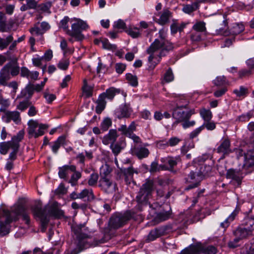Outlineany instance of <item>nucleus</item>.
<instances>
[{
  "label": "nucleus",
  "mask_w": 254,
  "mask_h": 254,
  "mask_svg": "<svg viewBox=\"0 0 254 254\" xmlns=\"http://www.w3.org/2000/svg\"><path fill=\"white\" fill-rule=\"evenodd\" d=\"M27 207L24 199H19L17 203L14 204L10 210L0 209V220L2 217L5 218V221H0V236H4L10 231V224L19 219L21 215L22 219L27 225L30 223V217L26 213Z\"/></svg>",
  "instance_id": "nucleus-1"
},
{
  "label": "nucleus",
  "mask_w": 254,
  "mask_h": 254,
  "mask_svg": "<svg viewBox=\"0 0 254 254\" xmlns=\"http://www.w3.org/2000/svg\"><path fill=\"white\" fill-rule=\"evenodd\" d=\"M158 35L159 38L155 39L146 50L147 53L150 55L148 61L151 69H154L161 61V58L174 48L173 44L166 39L167 29L162 28L159 31Z\"/></svg>",
  "instance_id": "nucleus-2"
},
{
  "label": "nucleus",
  "mask_w": 254,
  "mask_h": 254,
  "mask_svg": "<svg viewBox=\"0 0 254 254\" xmlns=\"http://www.w3.org/2000/svg\"><path fill=\"white\" fill-rule=\"evenodd\" d=\"M32 212L34 218L40 220L42 232L46 229L50 217H58L63 213L58 207L56 202L47 204L43 209L40 205H36L32 208Z\"/></svg>",
  "instance_id": "nucleus-3"
},
{
  "label": "nucleus",
  "mask_w": 254,
  "mask_h": 254,
  "mask_svg": "<svg viewBox=\"0 0 254 254\" xmlns=\"http://www.w3.org/2000/svg\"><path fill=\"white\" fill-rule=\"evenodd\" d=\"M74 234L76 235V238L78 240L77 248L72 250H68L65 252V254H78L83 249H87L91 246H97L99 244L104 243L110 240L112 236L111 235L107 234L108 229L105 232L104 237L100 240H96L95 244H91L92 239L89 238L87 234L81 233V227L77 226L75 228H72Z\"/></svg>",
  "instance_id": "nucleus-4"
},
{
  "label": "nucleus",
  "mask_w": 254,
  "mask_h": 254,
  "mask_svg": "<svg viewBox=\"0 0 254 254\" xmlns=\"http://www.w3.org/2000/svg\"><path fill=\"white\" fill-rule=\"evenodd\" d=\"M205 159L203 157H199L193 160L196 171H190L186 179V183L190 184L185 188V190H189L193 188H196L200 184L201 181L204 179L205 174L206 165L205 164Z\"/></svg>",
  "instance_id": "nucleus-5"
},
{
  "label": "nucleus",
  "mask_w": 254,
  "mask_h": 254,
  "mask_svg": "<svg viewBox=\"0 0 254 254\" xmlns=\"http://www.w3.org/2000/svg\"><path fill=\"white\" fill-rule=\"evenodd\" d=\"M149 205V215L155 222L164 221L171 217L172 211L170 205L166 204L162 206L158 202Z\"/></svg>",
  "instance_id": "nucleus-6"
},
{
  "label": "nucleus",
  "mask_w": 254,
  "mask_h": 254,
  "mask_svg": "<svg viewBox=\"0 0 254 254\" xmlns=\"http://www.w3.org/2000/svg\"><path fill=\"white\" fill-rule=\"evenodd\" d=\"M153 190V184L148 181L142 185L136 198L137 202V207L140 211L142 210V207L147 205L148 200L151 197Z\"/></svg>",
  "instance_id": "nucleus-7"
},
{
  "label": "nucleus",
  "mask_w": 254,
  "mask_h": 254,
  "mask_svg": "<svg viewBox=\"0 0 254 254\" xmlns=\"http://www.w3.org/2000/svg\"><path fill=\"white\" fill-rule=\"evenodd\" d=\"M194 113V110L190 109L188 104H186L184 105H177L173 110L172 117L177 123H180L188 120Z\"/></svg>",
  "instance_id": "nucleus-8"
},
{
  "label": "nucleus",
  "mask_w": 254,
  "mask_h": 254,
  "mask_svg": "<svg viewBox=\"0 0 254 254\" xmlns=\"http://www.w3.org/2000/svg\"><path fill=\"white\" fill-rule=\"evenodd\" d=\"M134 219L133 212L131 210L126 211L123 214L113 215L110 219L109 226L111 229H117L124 225L127 221Z\"/></svg>",
  "instance_id": "nucleus-9"
},
{
  "label": "nucleus",
  "mask_w": 254,
  "mask_h": 254,
  "mask_svg": "<svg viewBox=\"0 0 254 254\" xmlns=\"http://www.w3.org/2000/svg\"><path fill=\"white\" fill-rule=\"evenodd\" d=\"M75 20V22L71 25V29L68 31V35L76 41H81L84 38L82 32L87 29L88 26L86 22L80 19L76 18Z\"/></svg>",
  "instance_id": "nucleus-10"
},
{
  "label": "nucleus",
  "mask_w": 254,
  "mask_h": 254,
  "mask_svg": "<svg viewBox=\"0 0 254 254\" xmlns=\"http://www.w3.org/2000/svg\"><path fill=\"white\" fill-rule=\"evenodd\" d=\"M180 160L179 156L176 157L167 156L161 158L160 161L162 164L160 165V167L162 170H172Z\"/></svg>",
  "instance_id": "nucleus-11"
},
{
  "label": "nucleus",
  "mask_w": 254,
  "mask_h": 254,
  "mask_svg": "<svg viewBox=\"0 0 254 254\" xmlns=\"http://www.w3.org/2000/svg\"><path fill=\"white\" fill-rule=\"evenodd\" d=\"M2 119L6 123L13 121L16 125L19 124L21 121L20 113L17 111H5L2 116Z\"/></svg>",
  "instance_id": "nucleus-12"
},
{
  "label": "nucleus",
  "mask_w": 254,
  "mask_h": 254,
  "mask_svg": "<svg viewBox=\"0 0 254 254\" xmlns=\"http://www.w3.org/2000/svg\"><path fill=\"white\" fill-rule=\"evenodd\" d=\"M245 29V27L242 24H234L230 30H224L223 28H220L217 32L218 34H221L225 36L230 35L235 36L239 34Z\"/></svg>",
  "instance_id": "nucleus-13"
},
{
  "label": "nucleus",
  "mask_w": 254,
  "mask_h": 254,
  "mask_svg": "<svg viewBox=\"0 0 254 254\" xmlns=\"http://www.w3.org/2000/svg\"><path fill=\"white\" fill-rule=\"evenodd\" d=\"M206 254L204 246L201 243H197L195 245H190L188 248L183 250L180 254Z\"/></svg>",
  "instance_id": "nucleus-14"
},
{
  "label": "nucleus",
  "mask_w": 254,
  "mask_h": 254,
  "mask_svg": "<svg viewBox=\"0 0 254 254\" xmlns=\"http://www.w3.org/2000/svg\"><path fill=\"white\" fill-rule=\"evenodd\" d=\"M133 112L129 104H123L121 105L116 111V115L118 119L128 118Z\"/></svg>",
  "instance_id": "nucleus-15"
},
{
  "label": "nucleus",
  "mask_w": 254,
  "mask_h": 254,
  "mask_svg": "<svg viewBox=\"0 0 254 254\" xmlns=\"http://www.w3.org/2000/svg\"><path fill=\"white\" fill-rule=\"evenodd\" d=\"M99 187L107 193H113L116 191V185L108 178H100Z\"/></svg>",
  "instance_id": "nucleus-16"
},
{
  "label": "nucleus",
  "mask_w": 254,
  "mask_h": 254,
  "mask_svg": "<svg viewBox=\"0 0 254 254\" xmlns=\"http://www.w3.org/2000/svg\"><path fill=\"white\" fill-rule=\"evenodd\" d=\"M233 235L242 240L246 239L253 235L251 230H248L242 224L233 231Z\"/></svg>",
  "instance_id": "nucleus-17"
},
{
  "label": "nucleus",
  "mask_w": 254,
  "mask_h": 254,
  "mask_svg": "<svg viewBox=\"0 0 254 254\" xmlns=\"http://www.w3.org/2000/svg\"><path fill=\"white\" fill-rule=\"evenodd\" d=\"M126 146V138L124 136L120 138L119 140L110 144V148L115 156H117Z\"/></svg>",
  "instance_id": "nucleus-18"
},
{
  "label": "nucleus",
  "mask_w": 254,
  "mask_h": 254,
  "mask_svg": "<svg viewBox=\"0 0 254 254\" xmlns=\"http://www.w3.org/2000/svg\"><path fill=\"white\" fill-rule=\"evenodd\" d=\"M219 242L217 237L207 239V254H218Z\"/></svg>",
  "instance_id": "nucleus-19"
},
{
  "label": "nucleus",
  "mask_w": 254,
  "mask_h": 254,
  "mask_svg": "<svg viewBox=\"0 0 254 254\" xmlns=\"http://www.w3.org/2000/svg\"><path fill=\"white\" fill-rule=\"evenodd\" d=\"M166 229L164 227H161L152 230L147 236V239H146V242L154 241L157 238L164 235L166 233Z\"/></svg>",
  "instance_id": "nucleus-20"
},
{
  "label": "nucleus",
  "mask_w": 254,
  "mask_h": 254,
  "mask_svg": "<svg viewBox=\"0 0 254 254\" xmlns=\"http://www.w3.org/2000/svg\"><path fill=\"white\" fill-rule=\"evenodd\" d=\"M76 167L73 165H65L59 167L58 175L61 179L66 180L67 177L71 172L75 171Z\"/></svg>",
  "instance_id": "nucleus-21"
},
{
  "label": "nucleus",
  "mask_w": 254,
  "mask_h": 254,
  "mask_svg": "<svg viewBox=\"0 0 254 254\" xmlns=\"http://www.w3.org/2000/svg\"><path fill=\"white\" fill-rule=\"evenodd\" d=\"M34 92V85L29 82L25 87L23 89L18 98H24L29 100L31 98Z\"/></svg>",
  "instance_id": "nucleus-22"
},
{
  "label": "nucleus",
  "mask_w": 254,
  "mask_h": 254,
  "mask_svg": "<svg viewBox=\"0 0 254 254\" xmlns=\"http://www.w3.org/2000/svg\"><path fill=\"white\" fill-rule=\"evenodd\" d=\"M226 178L227 179H231L235 181L238 187L241 184V173L239 171L232 169L228 170L226 173Z\"/></svg>",
  "instance_id": "nucleus-23"
},
{
  "label": "nucleus",
  "mask_w": 254,
  "mask_h": 254,
  "mask_svg": "<svg viewBox=\"0 0 254 254\" xmlns=\"http://www.w3.org/2000/svg\"><path fill=\"white\" fill-rule=\"evenodd\" d=\"M132 151L134 154L140 159L147 157L149 154V150L145 146L141 145L135 146Z\"/></svg>",
  "instance_id": "nucleus-24"
},
{
  "label": "nucleus",
  "mask_w": 254,
  "mask_h": 254,
  "mask_svg": "<svg viewBox=\"0 0 254 254\" xmlns=\"http://www.w3.org/2000/svg\"><path fill=\"white\" fill-rule=\"evenodd\" d=\"M118 136L117 130L111 129L109 130L108 134L104 136L102 140L103 143L105 145L111 144L116 142Z\"/></svg>",
  "instance_id": "nucleus-25"
},
{
  "label": "nucleus",
  "mask_w": 254,
  "mask_h": 254,
  "mask_svg": "<svg viewBox=\"0 0 254 254\" xmlns=\"http://www.w3.org/2000/svg\"><path fill=\"white\" fill-rule=\"evenodd\" d=\"M52 152L57 154L58 150L62 145H66V137L64 135L59 136L56 140L50 143Z\"/></svg>",
  "instance_id": "nucleus-26"
},
{
  "label": "nucleus",
  "mask_w": 254,
  "mask_h": 254,
  "mask_svg": "<svg viewBox=\"0 0 254 254\" xmlns=\"http://www.w3.org/2000/svg\"><path fill=\"white\" fill-rule=\"evenodd\" d=\"M200 114L201 116L204 120V123L202 126L195 128L194 130H193L192 132L190 133V139H193L196 137L199 134V133L205 128L206 120V110L203 109L202 110L200 111Z\"/></svg>",
  "instance_id": "nucleus-27"
},
{
  "label": "nucleus",
  "mask_w": 254,
  "mask_h": 254,
  "mask_svg": "<svg viewBox=\"0 0 254 254\" xmlns=\"http://www.w3.org/2000/svg\"><path fill=\"white\" fill-rule=\"evenodd\" d=\"M4 69L9 72L12 76H16L19 73V66L16 61H10L4 66Z\"/></svg>",
  "instance_id": "nucleus-28"
},
{
  "label": "nucleus",
  "mask_w": 254,
  "mask_h": 254,
  "mask_svg": "<svg viewBox=\"0 0 254 254\" xmlns=\"http://www.w3.org/2000/svg\"><path fill=\"white\" fill-rule=\"evenodd\" d=\"M218 153H222L224 155H228L232 152L230 149V141L228 139H225L217 148Z\"/></svg>",
  "instance_id": "nucleus-29"
},
{
  "label": "nucleus",
  "mask_w": 254,
  "mask_h": 254,
  "mask_svg": "<svg viewBox=\"0 0 254 254\" xmlns=\"http://www.w3.org/2000/svg\"><path fill=\"white\" fill-rule=\"evenodd\" d=\"M136 126L134 122H132L128 127L126 125H121L118 128V130L122 132V134L127 135L129 133H133L136 130Z\"/></svg>",
  "instance_id": "nucleus-30"
},
{
  "label": "nucleus",
  "mask_w": 254,
  "mask_h": 254,
  "mask_svg": "<svg viewBox=\"0 0 254 254\" xmlns=\"http://www.w3.org/2000/svg\"><path fill=\"white\" fill-rule=\"evenodd\" d=\"M93 157V153L91 151H87L84 150V151L79 153L76 156V159L78 160L79 163L84 165L85 162L86 160H90Z\"/></svg>",
  "instance_id": "nucleus-31"
},
{
  "label": "nucleus",
  "mask_w": 254,
  "mask_h": 254,
  "mask_svg": "<svg viewBox=\"0 0 254 254\" xmlns=\"http://www.w3.org/2000/svg\"><path fill=\"white\" fill-rule=\"evenodd\" d=\"M172 17V13L168 9L164 10L158 19V23L161 25H164L169 22L170 18Z\"/></svg>",
  "instance_id": "nucleus-32"
},
{
  "label": "nucleus",
  "mask_w": 254,
  "mask_h": 254,
  "mask_svg": "<svg viewBox=\"0 0 254 254\" xmlns=\"http://www.w3.org/2000/svg\"><path fill=\"white\" fill-rule=\"evenodd\" d=\"M199 9L196 3L194 1L190 4H184L183 5L182 11L186 14H191L194 11Z\"/></svg>",
  "instance_id": "nucleus-33"
},
{
  "label": "nucleus",
  "mask_w": 254,
  "mask_h": 254,
  "mask_svg": "<svg viewBox=\"0 0 254 254\" xmlns=\"http://www.w3.org/2000/svg\"><path fill=\"white\" fill-rule=\"evenodd\" d=\"M28 132L31 137H34L39 126V123L37 120H30L28 123Z\"/></svg>",
  "instance_id": "nucleus-34"
},
{
  "label": "nucleus",
  "mask_w": 254,
  "mask_h": 254,
  "mask_svg": "<svg viewBox=\"0 0 254 254\" xmlns=\"http://www.w3.org/2000/svg\"><path fill=\"white\" fill-rule=\"evenodd\" d=\"M254 165V149L248 151L245 155V162L244 166L248 167Z\"/></svg>",
  "instance_id": "nucleus-35"
},
{
  "label": "nucleus",
  "mask_w": 254,
  "mask_h": 254,
  "mask_svg": "<svg viewBox=\"0 0 254 254\" xmlns=\"http://www.w3.org/2000/svg\"><path fill=\"white\" fill-rule=\"evenodd\" d=\"M10 148L12 149L14 148V145L10 141L0 143V153L1 154H6Z\"/></svg>",
  "instance_id": "nucleus-36"
},
{
  "label": "nucleus",
  "mask_w": 254,
  "mask_h": 254,
  "mask_svg": "<svg viewBox=\"0 0 254 254\" xmlns=\"http://www.w3.org/2000/svg\"><path fill=\"white\" fill-rule=\"evenodd\" d=\"M124 173L125 176V181L127 183L130 184V181L132 180L133 175L134 173H137L132 167H129L127 168L124 169Z\"/></svg>",
  "instance_id": "nucleus-37"
},
{
  "label": "nucleus",
  "mask_w": 254,
  "mask_h": 254,
  "mask_svg": "<svg viewBox=\"0 0 254 254\" xmlns=\"http://www.w3.org/2000/svg\"><path fill=\"white\" fill-rule=\"evenodd\" d=\"M7 69H4V66L2 68L0 72V84L3 85H5L7 84V81L10 78L11 74L7 70Z\"/></svg>",
  "instance_id": "nucleus-38"
},
{
  "label": "nucleus",
  "mask_w": 254,
  "mask_h": 254,
  "mask_svg": "<svg viewBox=\"0 0 254 254\" xmlns=\"http://www.w3.org/2000/svg\"><path fill=\"white\" fill-rule=\"evenodd\" d=\"M126 78L127 83L132 87H137L138 85V78L136 75L130 73L126 74Z\"/></svg>",
  "instance_id": "nucleus-39"
},
{
  "label": "nucleus",
  "mask_w": 254,
  "mask_h": 254,
  "mask_svg": "<svg viewBox=\"0 0 254 254\" xmlns=\"http://www.w3.org/2000/svg\"><path fill=\"white\" fill-rule=\"evenodd\" d=\"M112 171V168L108 164L103 165L100 168V175L101 178H109Z\"/></svg>",
  "instance_id": "nucleus-40"
},
{
  "label": "nucleus",
  "mask_w": 254,
  "mask_h": 254,
  "mask_svg": "<svg viewBox=\"0 0 254 254\" xmlns=\"http://www.w3.org/2000/svg\"><path fill=\"white\" fill-rule=\"evenodd\" d=\"M242 224L248 230H251V233L253 234V232L254 230V216L253 217H246Z\"/></svg>",
  "instance_id": "nucleus-41"
},
{
  "label": "nucleus",
  "mask_w": 254,
  "mask_h": 254,
  "mask_svg": "<svg viewBox=\"0 0 254 254\" xmlns=\"http://www.w3.org/2000/svg\"><path fill=\"white\" fill-rule=\"evenodd\" d=\"M94 198V195L92 189H85L79 193V199H86L89 200Z\"/></svg>",
  "instance_id": "nucleus-42"
},
{
  "label": "nucleus",
  "mask_w": 254,
  "mask_h": 254,
  "mask_svg": "<svg viewBox=\"0 0 254 254\" xmlns=\"http://www.w3.org/2000/svg\"><path fill=\"white\" fill-rule=\"evenodd\" d=\"M239 211V210L236 208V209L231 213L229 217L227 218L223 222H222L220 224V226L223 228H227L229 226L230 222L233 221L234 220L235 216L238 214Z\"/></svg>",
  "instance_id": "nucleus-43"
},
{
  "label": "nucleus",
  "mask_w": 254,
  "mask_h": 254,
  "mask_svg": "<svg viewBox=\"0 0 254 254\" xmlns=\"http://www.w3.org/2000/svg\"><path fill=\"white\" fill-rule=\"evenodd\" d=\"M213 83L217 86L227 87L229 85V82L224 76H217L213 80Z\"/></svg>",
  "instance_id": "nucleus-44"
},
{
  "label": "nucleus",
  "mask_w": 254,
  "mask_h": 254,
  "mask_svg": "<svg viewBox=\"0 0 254 254\" xmlns=\"http://www.w3.org/2000/svg\"><path fill=\"white\" fill-rule=\"evenodd\" d=\"M181 139L177 137H171L168 141H162L160 142V145H164L166 147L168 146H174L177 145Z\"/></svg>",
  "instance_id": "nucleus-45"
},
{
  "label": "nucleus",
  "mask_w": 254,
  "mask_h": 254,
  "mask_svg": "<svg viewBox=\"0 0 254 254\" xmlns=\"http://www.w3.org/2000/svg\"><path fill=\"white\" fill-rule=\"evenodd\" d=\"M23 138V133L22 131H19L16 135L12 137L10 141L12 144L14 145V148L18 149L19 147V143Z\"/></svg>",
  "instance_id": "nucleus-46"
},
{
  "label": "nucleus",
  "mask_w": 254,
  "mask_h": 254,
  "mask_svg": "<svg viewBox=\"0 0 254 254\" xmlns=\"http://www.w3.org/2000/svg\"><path fill=\"white\" fill-rule=\"evenodd\" d=\"M73 173L71 176L70 179L69 180L68 183L71 184L72 186H74L77 184L78 180L81 177V173L79 171L72 172Z\"/></svg>",
  "instance_id": "nucleus-47"
},
{
  "label": "nucleus",
  "mask_w": 254,
  "mask_h": 254,
  "mask_svg": "<svg viewBox=\"0 0 254 254\" xmlns=\"http://www.w3.org/2000/svg\"><path fill=\"white\" fill-rule=\"evenodd\" d=\"M104 93L107 98L112 100L116 94L120 93V89L111 87L107 89L106 92Z\"/></svg>",
  "instance_id": "nucleus-48"
},
{
  "label": "nucleus",
  "mask_w": 254,
  "mask_h": 254,
  "mask_svg": "<svg viewBox=\"0 0 254 254\" xmlns=\"http://www.w3.org/2000/svg\"><path fill=\"white\" fill-rule=\"evenodd\" d=\"M13 38L12 35L8 36L5 39L0 37V49L3 50L5 49L8 45L13 41Z\"/></svg>",
  "instance_id": "nucleus-49"
},
{
  "label": "nucleus",
  "mask_w": 254,
  "mask_h": 254,
  "mask_svg": "<svg viewBox=\"0 0 254 254\" xmlns=\"http://www.w3.org/2000/svg\"><path fill=\"white\" fill-rule=\"evenodd\" d=\"M52 6V2L51 1H47L45 3L39 4L38 6L39 10L43 12L50 13V8Z\"/></svg>",
  "instance_id": "nucleus-50"
},
{
  "label": "nucleus",
  "mask_w": 254,
  "mask_h": 254,
  "mask_svg": "<svg viewBox=\"0 0 254 254\" xmlns=\"http://www.w3.org/2000/svg\"><path fill=\"white\" fill-rule=\"evenodd\" d=\"M48 128V126L46 124H39V126L37 129L36 132L34 137L37 138L40 136L43 135L45 131Z\"/></svg>",
  "instance_id": "nucleus-51"
},
{
  "label": "nucleus",
  "mask_w": 254,
  "mask_h": 254,
  "mask_svg": "<svg viewBox=\"0 0 254 254\" xmlns=\"http://www.w3.org/2000/svg\"><path fill=\"white\" fill-rule=\"evenodd\" d=\"M69 18L68 16H64V18L61 20L60 23L59 27L66 32L68 35V31H69L68 23L69 22Z\"/></svg>",
  "instance_id": "nucleus-52"
},
{
  "label": "nucleus",
  "mask_w": 254,
  "mask_h": 254,
  "mask_svg": "<svg viewBox=\"0 0 254 254\" xmlns=\"http://www.w3.org/2000/svg\"><path fill=\"white\" fill-rule=\"evenodd\" d=\"M69 65V60L66 58H63L58 63L57 66L59 69L65 70L68 68Z\"/></svg>",
  "instance_id": "nucleus-53"
},
{
  "label": "nucleus",
  "mask_w": 254,
  "mask_h": 254,
  "mask_svg": "<svg viewBox=\"0 0 254 254\" xmlns=\"http://www.w3.org/2000/svg\"><path fill=\"white\" fill-rule=\"evenodd\" d=\"M174 77L171 68H169L164 75L163 82L169 83L174 80Z\"/></svg>",
  "instance_id": "nucleus-54"
},
{
  "label": "nucleus",
  "mask_w": 254,
  "mask_h": 254,
  "mask_svg": "<svg viewBox=\"0 0 254 254\" xmlns=\"http://www.w3.org/2000/svg\"><path fill=\"white\" fill-rule=\"evenodd\" d=\"M99 179L98 174L96 173H92L89 177V178L88 181V184L90 186H95L98 182Z\"/></svg>",
  "instance_id": "nucleus-55"
},
{
  "label": "nucleus",
  "mask_w": 254,
  "mask_h": 254,
  "mask_svg": "<svg viewBox=\"0 0 254 254\" xmlns=\"http://www.w3.org/2000/svg\"><path fill=\"white\" fill-rule=\"evenodd\" d=\"M31 104V102L30 101L24 100L19 102L16 106V109L22 112L25 111Z\"/></svg>",
  "instance_id": "nucleus-56"
},
{
  "label": "nucleus",
  "mask_w": 254,
  "mask_h": 254,
  "mask_svg": "<svg viewBox=\"0 0 254 254\" xmlns=\"http://www.w3.org/2000/svg\"><path fill=\"white\" fill-rule=\"evenodd\" d=\"M83 86L82 87L83 92L86 95V97H89L92 95V88L88 85L86 79L83 80Z\"/></svg>",
  "instance_id": "nucleus-57"
},
{
  "label": "nucleus",
  "mask_w": 254,
  "mask_h": 254,
  "mask_svg": "<svg viewBox=\"0 0 254 254\" xmlns=\"http://www.w3.org/2000/svg\"><path fill=\"white\" fill-rule=\"evenodd\" d=\"M112 124V120L109 118H105L101 124V129L105 131H107L108 128L111 126Z\"/></svg>",
  "instance_id": "nucleus-58"
},
{
  "label": "nucleus",
  "mask_w": 254,
  "mask_h": 254,
  "mask_svg": "<svg viewBox=\"0 0 254 254\" xmlns=\"http://www.w3.org/2000/svg\"><path fill=\"white\" fill-rule=\"evenodd\" d=\"M212 115L209 110H207V129L213 130L216 127L215 123L213 122H210Z\"/></svg>",
  "instance_id": "nucleus-59"
},
{
  "label": "nucleus",
  "mask_w": 254,
  "mask_h": 254,
  "mask_svg": "<svg viewBox=\"0 0 254 254\" xmlns=\"http://www.w3.org/2000/svg\"><path fill=\"white\" fill-rule=\"evenodd\" d=\"M101 43L102 44V47L104 49L111 50H114L116 49V46L115 45L110 44L107 39H103L101 41Z\"/></svg>",
  "instance_id": "nucleus-60"
},
{
  "label": "nucleus",
  "mask_w": 254,
  "mask_h": 254,
  "mask_svg": "<svg viewBox=\"0 0 254 254\" xmlns=\"http://www.w3.org/2000/svg\"><path fill=\"white\" fill-rule=\"evenodd\" d=\"M192 28L197 32H202L205 29V23L202 21L197 22L193 25Z\"/></svg>",
  "instance_id": "nucleus-61"
},
{
  "label": "nucleus",
  "mask_w": 254,
  "mask_h": 254,
  "mask_svg": "<svg viewBox=\"0 0 254 254\" xmlns=\"http://www.w3.org/2000/svg\"><path fill=\"white\" fill-rule=\"evenodd\" d=\"M128 34L133 38H136L140 36V32L138 28H130L128 30Z\"/></svg>",
  "instance_id": "nucleus-62"
},
{
  "label": "nucleus",
  "mask_w": 254,
  "mask_h": 254,
  "mask_svg": "<svg viewBox=\"0 0 254 254\" xmlns=\"http://www.w3.org/2000/svg\"><path fill=\"white\" fill-rule=\"evenodd\" d=\"M0 104L1 105L0 112H5L7 111L6 108L9 105V101L7 99H4L1 98H0Z\"/></svg>",
  "instance_id": "nucleus-63"
},
{
  "label": "nucleus",
  "mask_w": 254,
  "mask_h": 254,
  "mask_svg": "<svg viewBox=\"0 0 254 254\" xmlns=\"http://www.w3.org/2000/svg\"><path fill=\"white\" fill-rule=\"evenodd\" d=\"M43 57L38 55H35L32 59V64L36 66H40L42 65V61Z\"/></svg>",
  "instance_id": "nucleus-64"
}]
</instances>
